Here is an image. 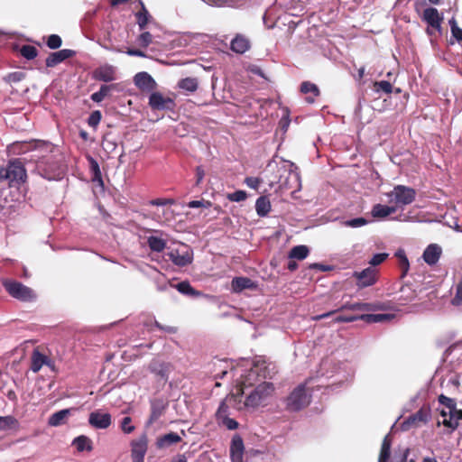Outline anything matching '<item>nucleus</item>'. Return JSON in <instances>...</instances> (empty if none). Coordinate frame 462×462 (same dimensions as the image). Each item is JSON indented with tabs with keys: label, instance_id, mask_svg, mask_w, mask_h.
<instances>
[{
	"label": "nucleus",
	"instance_id": "31",
	"mask_svg": "<svg viewBox=\"0 0 462 462\" xmlns=\"http://www.w3.org/2000/svg\"><path fill=\"white\" fill-rule=\"evenodd\" d=\"M310 254V249L307 245H296L293 246L291 251L289 252V258L290 259H296L299 261L304 260L307 258V256Z\"/></svg>",
	"mask_w": 462,
	"mask_h": 462
},
{
	"label": "nucleus",
	"instance_id": "2",
	"mask_svg": "<svg viewBox=\"0 0 462 462\" xmlns=\"http://www.w3.org/2000/svg\"><path fill=\"white\" fill-rule=\"evenodd\" d=\"M35 171L48 180H59L64 175L61 163L53 155L42 157L37 161Z\"/></svg>",
	"mask_w": 462,
	"mask_h": 462
},
{
	"label": "nucleus",
	"instance_id": "13",
	"mask_svg": "<svg viewBox=\"0 0 462 462\" xmlns=\"http://www.w3.org/2000/svg\"><path fill=\"white\" fill-rule=\"evenodd\" d=\"M149 106L153 110L171 109L175 106L174 100L165 97L160 92H152L149 97Z\"/></svg>",
	"mask_w": 462,
	"mask_h": 462
},
{
	"label": "nucleus",
	"instance_id": "18",
	"mask_svg": "<svg viewBox=\"0 0 462 462\" xmlns=\"http://www.w3.org/2000/svg\"><path fill=\"white\" fill-rule=\"evenodd\" d=\"M244 450L243 439L239 435H235L230 445V457L232 462H242Z\"/></svg>",
	"mask_w": 462,
	"mask_h": 462
},
{
	"label": "nucleus",
	"instance_id": "56",
	"mask_svg": "<svg viewBox=\"0 0 462 462\" xmlns=\"http://www.w3.org/2000/svg\"><path fill=\"white\" fill-rule=\"evenodd\" d=\"M360 319V316H352V315H339L334 318L333 322L334 323H340V322H353L356 320Z\"/></svg>",
	"mask_w": 462,
	"mask_h": 462
},
{
	"label": "nucleus",
	"instance_id": "15",
	"mask_svg": "<svg viewBox=\"0 0 462 462\" xmlns=\"http://www.w3.org/2000/svg\"><path fill=\"white\" fill-rule=\"evenodd\" d=\"M116 68L110 64H104L93 71V79L103 82H111L117 79Z\"/></svg>",
	"mask_w": 462,
	"mask_h": 462
},
{
	"label": "nucleus",
	"instance_id": "55",
	"mask_svg": "<svg viewBox=\"0 0 462 462\" xmlns=\"http://www.w3.org/2000/svg\"><path fill=\"white\" fill-rule=\"evenodd\" d=\"M290 180L293 182V185L290 186V189H293L294 191H298L300 189V177L297 172H290L289 173Z\"/></svg>",
	"mask_w": 462,
	"mask_h": 462
},
{
	"label": "nucleus",
	"instance_id": "48",
	"mask_svg": "<svg viewBox=\"0 0 462 462\" xmlns=\"http://www.w3.org/2000/svg\"><path fill=\"white\" fill-rule=\"evenodd\" d=\"M368 309L367 303L362 302H355V303H346L341 307V310H358L363 311Z\"/></svg>",
	"mask_w": 462,
	"mask_h": 462
},
{
	"label": "nucleus",
	"instance_id": "46",
	"mask_svg": "<svg viewBox=\"0 0 462 462\" xmlns=\"http://www.w3.org/2000/svg\"><path fill=\"white\" fill-rule=\"evenodd\" d=\"M152 42V35L149 32L141 33L137 38V43L143 48H146Z\"/></svg>",
	"mask_w": 462,
	"mask_h": 462
},
{
	"label": "nucleus",
	"instance_id": "53",
	"mask_svg": "<svg viewBox=\"0 0 462 462\" xmlns=\"http://www.w3.org/2000/svg\"><path fill=\"white\" fill-rule=\"evenodd\" d=\"M148 204L151 205V206L163 207V206H167V205H173V204H175V200L173 199L159 198V199H155L150 200L148 202Z\"/></svg>",
	"mask_w": 462,
	"mask_h": 462
},
{
	"label": "nucleus",
	"instance_id": "54",
	"mask_svg": "<svg viewBox=\"0 0 462 462\" xmlns=\"http://www.w3.org/2000/svg\"><path fill=\"white\" fill-rule=\"evenodd\" d=\"M387 257L388 254L386 253L375 254L369 261V263L372 265L371 267L375 268V266L384 262L387 259Z\"/></svg>",
	"mask_w": 462,
	"mask_h": 462
},
{
	"label": "nucleus",
	"instance_id": "64",
	"mask_svg": "<svg viewBox=\"0 0 462 462\" xmlns=\"http://www.w3.org/2000/svg\"><path fill=\"white\" fill-rule=\"evenodd\" d=\"M155 326H156L158 328H160V329H162V330H165V331H167V332H169V333H174V332H176V329H175L174 328H172V327H166V328H164V327H162V326L159 322H157V321H155Z\"/></svg>",
	"mask_w": 462,
	"mask_h": 462
},
{
	"label": "nucleus",
	"instance_id": "27",
	"mask_svg": "<svg viewBox=\"0 0 462 462\" xmlns=\"http://www.w3.org/2000/svg\"><path fill=\"white\" fill-rule=\"evenodd\" d=\"M300 91L303 94L311 93L312 97H307L306 100L308 103H313L314 98L319 95V89L317 85L310 81H304L300 85Z\"/></svg>",
	"mask_w": 462,
	"mask_h": 462
},
{
	"label": "nucleus",
	"instance_id": "34",
	"mask_svg": "<svg viewBox=\"0 0 462 462\" xmlns=\"http://www.w3.org/2000/svg\"><path fill=\"white\" fill-rule=\"evenodd\" d=\"M392 440L389 435H386L383 440L378 462H388L391 455Z\"/></svg>",
	"mask_w": 462,
	"mask_h": 462
},
{
	"label": "nucleus",
	"instance_id": "23",
	"mask_svg": "<svg viewBox=\"0 0 462 462\" xmlns=\"http://www.w3.org/2000/svg\"><path fill=\"white\" fill-rule=\"evenodd\" d=\"M165 405L162 401L155 400L151 403V415L148 420V424L151 425L155 422L164 412Z\"/></svg>",
	"mask_w": 462,
	"mask_h": 462
},
{
	"label": "nucleus",
	"instance_id": "36",
	"mask_svg": "<svg viewBox=\"0 0 462 462\" xmlns=\"http://www.w3.org/2000/svg\"><path fill=\"white\" fill-rule=\"evenodd\" d=\"M90 171L93 174L92 180L103 184L102 174L98 162L92 157L88 158Z\"/></svg>",
	"mask_w": 462,
	"mask_h": 462
},
{
	"label": "nucleus",
	"instance_id": "41",
	"mask_svg": "<svg viewBox=\"0 0 462 462\" xmlns=\"http://www.w3.org/2000/svg\"><path fill=\"white\" fill-rule=\"evenodd\" d=\"M374 87L375 92H383L385 94H391L393 92L392 84L386 80L376 81Z\"/></svg>",
	"mask_w": 462,
	"mask_h": 462
},
{
	"label": "nucleus",
	"instance_id": "21",
	"mask_svg": "<svg viewBox=\"0 0 462 462\" xmlns=\"http://www.w3.org/2000/svg\"><path fill=\"white\" fill-rule=\"evenodd\" d=\"M250 41L247 37L242 34H237L230 43L231 50L239 54H243L250 49Z\"/></svg>",
	"mask_w": 462,
	"mask_h": 462
},
{
	"label": "nucleus",
	"instance_id": "1",
	"mask_svg": "<svg viewBox=\"0 0 462 462\" xmlns=\"http://www.w3.org/2000/svg\"><path fill=\"white\" fill-rule=\"evenodd\" d=\"M27 178L26 170L19 160L15 159L0 169V182H6L10 187H17Z\"/></svg>",
	"mask_w": 462,
	"mask_h": 462
},
{
	"label": "nucleus",
	"instance_id": "43",
	"mask_svg": "<svg viewBox=\"0 0 462 462\" xmlns=\"http://www.w3.org/2000/svg\"><path fill=\"white\" fill-rule=\"evenodd\" d=\"M120 429L125 434L134 432L135 427L132 424L131 417H124L120 421Z\"/></svg>",
	"mask_w": 462,
	"mask_h": 462
},
{
	"label": "nucleus",
	"instance_id": "44",
	"mask_svg": "<svg viewBox=\"0 0 462 462\" xmlns=\"http://www.w3.org/2000/svg\"><path fill=\"white\" fill-rule=\"evenodd\" d=\"M360 319L365 320L369 323H376L381 322L386 319V315L384 314H362L360 315Z\"/></svg>",
	"mask_w": 462,
	"mask_h": 462
},
{
	"label": "nucleus",
	"instance_id": "25",
	"mask_svg": "<svg viewBox=\"0 0 462 462\" xmlns=\"http://www.w3.org/2000/svg\"><path fill=\"white\" fill-rule=\"evenodd\" d=\"M70 409H63L51 414L48 420V424L51 427H58L65 422V420L70 414Z\"/></svg>",
	"mask_w": 462,
	"mask_h": 462
},
{
	"label": "nucleus",
	"instance_id": "6",
	"mask_svg": "<svg viewBox=\"0 0 462 462\" xmlns=\"http://www.w3.org/2000/svg\"><path fill=\"white\" fill-rule=\"evenodd\" d=\"M43 365L48 366L51 371H55L54 361L45 353L42 347L37 346L31 355V370L33 373H38Z\"/></svg>",
	"mask_w": 462,
	"mask_h": 462
},
{
	"label": "nucleus",
	"instance_id": "32",
	"mask_svg": "<svg viewBox=\"0 0 462 462\" xmlns=\"http://www.w3.org/2000/svg\"><path fill=\"white\" fill-rule=\"evenodd\" d=\"M72 444L73 446H75L79 452H82L85 450L91 451L93 448L91 439L84 435L75 438Z\"/></svg>",
	"mask_w": 462,
	"mask_h": 462
},
{
	"label": "nucleus",
	"instance_id": "11",
	"mask_svg": "<svg viewBox=\"0 0 462 462\" xmlns=\"http://www.w3.org/2000/svg\"><path fill=\"white\" fill-rule=\"evenodd\" d=\"M353 276L356 279V285L359 288H365L376 282L378 271L376 268L367 267L361 272H355Z\"/></svg>",
	"mask_w": 462,
	"mask_h": 462
},
{
	"label": "nucleus",
	"instance_id": "39",
	"mask_svg": "<svg viewBox=\"0 0 462 462\" xmlns=\"http://www.w3.org/2000/svg\"><path fill=\"white\" fill-rule=\"evenodd\" d=\"M448 24L450 26L452 38H454L457 42H462V29L457 26L456 19L454 17L449 19Z\"/></svg>",
	"mask_w": 462,
	"mask_h": 462
},
{
	"label": "nucleus",
	"instance_id": "16",
	"mask_svg": "<svg viewBox=\"0 0 462 462\" xmlns=\"http://www.w3.org/2000/svg\"><path fill=\"white\" fill-rule=\"evenodd\" d=\"M134 81L135 86L142 91L150 92L157 87L155 80L147 72L137 73L134 78Z\"/></svg>",
	"mask_w": 462,
	"mask_h": 462
},
{
	"label": "nucleus",
	"instance_id": "19",
	"mask_svg": "<svg viewBox=\"0 0 462 462\" xmlns=\"http://www.w3.org/2000/svg\"><path fill=\"white\" fill-rule=\"evenodd\" d=\"M441 254V247L437 244H431L426 247L422 257L429 265H434L439 262Z\"/></svg>",
	"mask_w": 462,
	"mask_h": 462
},
{
	"label": "nucleus",
	"instance_id": "28",
	"mask_svg": "<svg viewBox=\"0 0 462 462\" xmlns=\"http://www.w3.org/2000/svg\"><path fill=\"white\" fill-rule=\"evenodd\" d=\"M448 419H444L443 423L445 426L455 430L458 426V421L462 420V410L448 411Z\"/></svg>",
	"mask_w": 462,
	"mask_h": 462
},
{
	"label": "nucleus",
	"instance_id": "42",
	"mask_svg": "<svg viewBox=\"0 0 462 462\" xmlns=\"http://www.w3.org/2000/svg\"><path fill=\"white\" fill-rule=\"evenodd\" d=\"M368 223L367 219L365 217H356L352 219H348L343 222V225L345 226L352 227V228H357L365 226Z\"/></svg>",
	"mask_w": 462,
	"mask_h": 462
},
{
	"label": "nucleus",
	"instance_id": "20",
	"mask_svg": "<svg viewBox=\"0 0 462 462\" xmlns=\"http://www.w3.org/2000/svg\"><path fill=\"white\" fill-rule=\"evenodd\" d=\"M154 234L162 235V231L152 230ZM147 245L152 252L162 253L166 248V240L162 236L152 235L147 237Z\"/></svg>",
	"mask_w": 462,
	"mask_h": 462
},
{
	"label": "nucleus",
	"instance_id": "60",
	"mask_svg": "<svg viewBox=\"0 0 462 462\" xmlns=\"http://www.w3.org/2000/svg\"><path fill=\"white\" fill-rule=\"evenodd\" d=\"M397 255L400 258L401 268L402 269L403 273H406L409 269V261L405 254L402 252H399Z\"/></svg>",
	"mask_w": 462,
	"mask_h": 462
},
{
	"label": "nucleus",
	"instance_id": "50",
	"mask_svg": "<svg viewBox=\"0 0 462 462\" xmlns=\"http://www.w3.org/2000/svg\"><path fill=\"white\" fill-rule=\"evenodd\" d=\"M102 118L101 112L98 110L93 111L88 118V124L91 127H97L98 124L100 123Z\"/></svg>",
	"mask_w": 462,
	"mask_h": 462
},
{
	"label": "nucleus",
	"instance_id": "22",
	"mask_svg": "<svg viewBox=\"0 0 462 462\" xmlns=\"http://www.w3.org/2000/svg\"><path fill=\"white\" fill-rule=\"evenodd\" d=\"M181 441V437L176 432H170L164 434L157 439L156 446L158 448H165L173 444H177Z\"/></svg>",
	"mask_w": 462,
	"mask_h": 462
},
{
	"label": "nucleus",
	"instance_id": "37",
	"mask_svg": "<svg viewBox=\"0 0 462 462\" xmlns=\"http://www.w3.org/2000/svg\"><path fill=\"white\" fill-rule=\"evenodd\" d=\"M18 426V420L11 415L0 416V430H7Z\"/></svg>",
	"mask_w": 462,
	"mask_h": 462
},
{
	"label": "nucleus",
	"instance_id": "4",
	"mask_svg": "<svg viewBox=\"0 0 462 462\" xmlns=\"http://www.w3.org/2000/svg\"><path fill=\"white\" fill-rule=\"evenodd\" d=\"M310 393L306 389V384L298 385L287 397L286 408L291 411H298L309 405Z\"/></svg>",
	"mask_w": 462,
	"mask_h": 462
},
{
	"label": "nucleus",
	"instance_id": "45",
	"mask_svg": "<svg viewBox=\"0 0 462 462\" xmlns=\"http://www.w3.org/2000/svg\"><path fill=\"white\" fill-rule=\"evenodd\" d=\"M228 413H229V407L226 403L225 401H222L218 406L217 412H216V418H217V421L219 422L220 420L228 417Z\"/></svg>",
	"mask_w": 462,
	"mask_h": 462
},
{
	"label": "nucleus",
	"instance_id": "33",
	"mask_svg": "<svg viewBox=\"0 0 462 462\" xmlns=\"http://www.w3.org/2000/svg\"><path fill=\"white\" fill-rule=\"evenodd\" d=\"M116 85H102L98 91L93 93L90 97L91 100L99 103L104 100L109 95L112 89H116Z\"/></svg>",
	"mask_w": 462,
	"mask_h": 462
},
{
	"label": "nucleus",
	"instance_id": "17",
	"mask_svg": "<svg viewBox=\"0 0 462 462\" xmlns=\"http://www.w3.org/2000/svg\"><path fill=\"white\" fill-rule=\"evenodd\" d=\"M75 55V51L69 49L60 50L51 52L46 59L45 64L48 68H53L58 64L63 62L65 60L69 59Z\"/></svg>",
	"mask_w": 462,
	"mask_h": 462
},
{
	"label": "nucleus",
	"instance_id": "59",
	"mask_svg": "<svg viewBox=\"0 0 462 462\" xmlns=\"http://www.w3.org/2000/svg\"><path fill=\"white\" fill-rule=\"evenodd\" d=\"M262 180L256 177H247L245 180V183L251 189H257Z\"/></svg>",
	"mask_w": 462,
	"mask_h": 462
},
{
	"label": "nucleus",
	"instance_id": "10",
	"mask_svg": "<svg viewBox=\"0 0 462 462\" xmlns=\"http://www.w3.org/2000/svg\"><path fill=\"white\" fill-rule=\"evenodd\" d=\"M421 20L427 23L429 27L435 29L439 34L442 32L441 23L443 22V14L435 7H427L420 15Z\"/></svg>",
	"mask_w": 462,
	"mask_h": 462
},
{
	"label": "nucleus",
	"instance_id": "3",
	"mask_svg": "<svg viewBox=\"0 0 462 462\" xmlns=\"http://www.w3.org/2000/svg\"><path fill=\"white\" fill-rule=\"evenodd\" d=\"M274 385L270 382L258 384L254 390L246 396L245 405L248 408H256L264 403L273 393Z\"/></svg>",
	"mask_w": 462,
	"mask_h": 462
},
{
	"label": "nucleus",
	"instance_id": "26",
	"mask_svg": "<svg viewBox=\"0 0 462 462\" xmlns=\"http://www.w3.org/2000/svg\"><path fill=\"white\" fill-rule=\"evenodd\" d=\"M231 285L234 292H240L245 289H252L254 286L252 280L247 277H235Z\"/></svg>",
	"mask_w": 462,
	"mask_h": 462
},
{
	"label": "nucleus",
	"instance_id": "7",
	"mask_svg": "<svg viewBox=\"0 0 462 462\" xmlns=\"http://www.w3.org/2000/svg\"><path fill=\"white\" fill-rule=\"evenodd\" d=\"M131 457L133 462H144L148 449V437L145 433L130 442Z\"/></svg>",
	"mask_w": 462,
	"mask_h": 462
},
{
	"label": "nucleus",
	"instance_id": "61",
	"mask_svg": "<svg viewBox=\"0 0 462 462\" xmlns=\"http://www.w3.org/2000/svg\"><path fill=\"white\" fill-rule=\"evenodd\" d=\"M196 184L199 185L202 182L204 177H205V171L202 166H198L196 168Z\"/></svg>",
	"mask_w": 462,
	"mask_h": 462
},
{
	"label": "nucleus",
	"instance_id": "30",
	"mask_svg": "<svg viewBox=\"0 0 462 462\" xmlns=\"http://www.w3.org/2000/svg\"><path fill=\"white\" fill-rule=\"evenodd\" d=\"M139 5H141V10L135 14V16L140 30H143L146 27L151 15L141 0H139Z\"/></svg>",
	"mask_w": 462,
	"mask_h": 462
},
{
	"label": "nucleus",
	"instance_id": "49",
	"mask_svg": "<svg viewBox=\"0 0 462 462\" xmlns=\"http://www.w3.org/2000/svg\"><path fill=\"white\" fill-rule=\"evenodd\" d=\"M61 38L57 34H51L48 37L47 46L50 49L56 50L61 46Z\"/></svg>",
	"mask_w": 462,
	"mask_h": 462
},
{
	"label": "nucleus",
	"instance_id": "47",
	"mask_svg": "<svg viewBox=\"0 0 462 462\" xmlns=\"http://www.w3.org/2000/svg\"><path fill=\"white\" fill-rule=\"evenodd\" d=\"M438 401L440 404L448 409V411L455 410L457 406L456 401L452 398L447 397L444 394H440L438 398Z\"/></svg>",
	"mask_w": 462,
	"mask_h": 462
},
{
	"label": "nucleus",
	"instance_id": "38",
	"mask_svg": "<svg viewBox=\"0 0 462 462\" xmlns=\"http://www.w3.org/2000/svg\"><path fill=\"white\" fill-rule=\"evenodd\" d=\"M175 288L182 294L190 295V296H198L200 293L194 290L189 282H180L175 285Z\"/></svg>",
	"mask_w": 462,
	"mask_h": 462
},
{
	"label": "nucleus",
	"instance_id": "62",
	"mask_svg": "<svg viewBox=\"0 0 462 462\" xmlns=\"http://www.w3.org/2000/svg\"><path fill=\"white\" fill-rule=\"evenodd\" d=\"M126 54L129 56L146 57V54L143 51L137 49H128Z\"/></svg>",
	"mask_w": 462,
	"mask_h": 462
},
{
	"label": "nucleus",
	"instance_id": "5",
	"mask_svg": "<svg viewBox=\"0 0 462 462\" xmlns=\"http://www.w3.org/2000/svg\"><path fill=\"white\" fill-rule=\"evenodd\" d=\"M3 286L10 296L21 301H32L36 299L34 291L20 282L5 280Z\"/></svg>",
	"mask_w": 462,
	"mask_h": 462
},
{
	"label": "nucleus",
	"instance_id": "29",
	"mask_svg": "<svg viewBox=\"0 0 462 462\" xmlns=\"http://www.w3.org/2000/svg\"><path fill=\"white\" fill-rule=\"evenodd\" d=\"M396 211V208L387 206V205H382V204H376L373 207L372 209V215L374 217H386L390 216L391 214L394 213Z\"/></svg>",
	"mask_w": 462,
	"mask_h": 462
},
{
	"label": "nucleus",
	"instance_id": "51",
	"mask_svg": "<svg viewBox=\"0 0 462 462\" xmlns=\"http://www.w3.org/2000/svg\"><path fill=\"white\" fill-rule=\"evenodd\" d=\"M247 198V194L245 191L244 190H236L233 193H229L227 195V199L230 200V201H234V202H241V201H244Z\"/></svg>",
	"mask_w": 462,
	"mask_h": 462
},
{
	"label": "nucleus",
	"instance_id": "9",
	"mask_svg": "<svg viewBox=\"0 0 462 462\" xmlns=\"http://www.w3.org/2000/svg\"><path fill=\"white\" fill-rule=\"evenodd\" d=\"M168 256L175 265L180 267L189 264L193 258L192 252L184 245L169 252Z\"/></svg>",
	"mask_w": 462,
	"mask_h": 462
},
{
	"label": "nucleus",
	"instance_id": "12",
	"mask_svg": "<svg viewBox=\"0 0 462 462\" xmlns=\"http://www.w3.org/2000/svg\"><path fill=\"white\" fill-rule=\"evenodd\" d=\"M430 409L423 406L402 423V430H408L411 426H418L420 423H426L430 420Z\"/></svg>",
	"mask_w": 462,
	"mask_h": 462
},
{
	"label": "nucleus",
	"instance_id": "58",
	"mask_svg": "<svg viewBox=\"0 0 462 462\" xmlns=\"http://www.w3.org/2000/svg\"><path fill=\"white\" fill-rule=\"evenodd\" d=\"M218 423L224 425L227 430H234L238 428V422L231 419L229 417L225 418L224 420H220Z\"/></svg>",
	"mask_w": 462,
	"mask_h": 462
},
{
	"label": "nucleus",
	"instance_id": "24",
	"mask_svg": "<svg viewBox=\"0 0 462 462\" xmlns=\"http://www.w3.org/2000/svg\"><path fill=\"white\" fill-rule=\"evenodd\" d=\"M255 210L259 217H264L271 211V202L267 196H261L256 199Z\"/></svg>",
	"mask_w": 462,
	"mask_h": 462
},
{
	"label": "nucleus",
	"instance_id": "35",
	"mask_svg": "<svg viewBox=\"0 0 462 462\" xmlns=\"http://www.w3.org/2000/svg\"><path fill=\"white\" fill-rule=\"evenodd\" d=\"M198 80L195 78H185L179 81L178 87L188 92H195L198 89Z\"/></svg>",
	"mask_w": 462,
	"mask_h": 462
},
{
	"label": "nucleus",
	"instance_id": "14",
	"mask_svg": "<svg viewBox=\"0 0 462 462\" xmlns=\"http://www.w3.org/2000/svg\"><path fill=\"white\" fill-rule=\"evenodd\" d=\"M111 422L112 418L108 412L95 411L88 416V423L94 429L106 430L111 425Z\"/></svg>",
	"mask_w": 462,
	"mask_h": 462
},
{
	"label": "nucleus",
	"instance_id": "63",
	"mask_svg": "<svg viewBox=\"0 0 462 462\" xmlns=\"http://www.w3.org/2000/svg\"><path fill=\"white\" fill-rule=\"evenodd\" d=\"M336 312H337V310L328 311V312H326V313H323V314H320V315L314 316V317L311 318V319L312 320H320V319H323L325 318H328V317L332 316Z\"/></svg>",
	"mask_w": 462,
	"mask_h": 462
},
{
	"label": "nucleus",
	"instance_id": "57",
	"mask_svg": "<svg viewBox=\"0 0 462 462\" xmlns=\"http://www.w3.org/2000/svg\"><path fill=\"white\" fill-rule=\"evenodd\" d=\"M187 206L190 208H208L211 206V202L200 199V200H191Z\"/></svg>",
	"mask_w": 462,
	"mask_h": 462
},
{
	"label": "nucleus",
	"instance_id": "40",
	"mask_svg": "<svg viewBox=\"0 0 462 462\" xmlns=\"http://www.w3.org/2000/svg\"><path fill=\"white\" fill-rule=\"evenodd\" d=\"M21 55L27 60H33L37 54V49L32 45H23L20 50Z\"/></svg>",
	"mask_w": 462,
	"mask_h": 462
},
{
	"label": "nucleus",
	"instance_id": "52",
	"mask_svg": "<svg viewBox=\"0 0 462 462\" xmlns=\"http://www.w3.org/2000/svg\"><path fill=\"white\" fill-rule=\"evenodd\" d=\"M24 74L21 71H15L6 75L4 79L8 83H16L23 79Z\"/></svg>",
	"mask_w": 462,
	"mask_h": 462
},
{
	"label": "nucleus",
	"instance_id": "8",
	"mask_svg": "<svg viewBox=\"0 0 462 462\" xmlns=\"http://www.w3.org/2000/svg\"><path fill=\"white\" fill-rule=\"evenodd\" d=\"M396 205L405 206L412 203L415 199L416 192L413 189L398 185L394 187L390 194Z\"/></svg>",
	"mask_w": 462,
	"mask_h": 462
}]
</instances>
